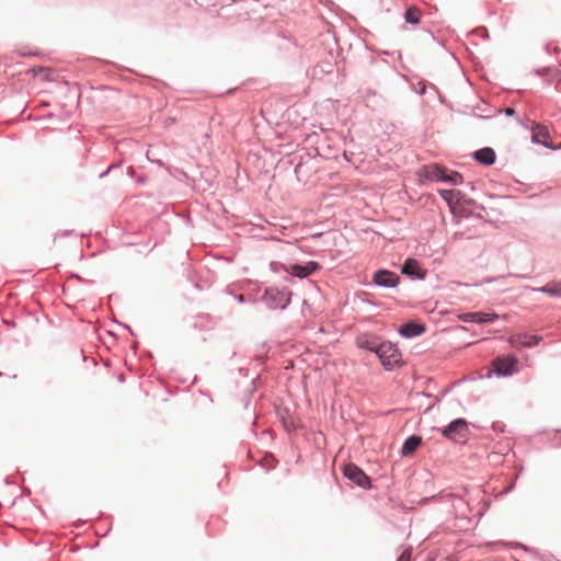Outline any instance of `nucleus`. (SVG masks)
I'll list each match as a JSON object with an SVG mask.
<instances>
[{"mask_svg":"<svg viewBox=\"0 0 561 561\" xmlns=\"http://www.w3.org/2000/svg\"><path fill=\"white\" fill-rule=\"evenodd\" d=\"M290 299L291 291L276 287L267 288L263 295V300L270 309H285Z\"/></svg>","mask_w":561,"mask_h":561,"instance_id":"1","label":"nucleus"},{"mask_svg":"<svg viewBox=\"0 0 561 561\" xmlns=\"http://www.w3.org/2000/svg\"><path fill=\"white\" fill-rule=\"evenodd\" d=\"M376 354L386 369H392L401 360V354L397 346L390 342L380 343Z\"/></svg>","mask_w":561,"mask_h":561,"instance_id":"2","label":"nucleus"},{"mask_svg":"<svg viewBox=\"0 0 561 561\" xmlns=\"http://www.w3.org/2000/svg\"><path fill=\"white\" fill-rule=\"evenodd\" d=\"M468 432L467 422L463 419H457L442 430V435L457 442L458 439L466 438Z\"/></svg>","mask_w":561,"mask_h":561,"instance_id":"3","label":"nucleus"},{"mask_svg":"<svg viewBox=\"0 0 561 561\" xmlns=\"http://www.w3.org/2000/svg\"><path fill=\"white\" fill-rule=\"evenodd\" d=\"M344 476L360 488L367 489L370 486V480L366 473L356 465L347 463L343 469Z\"/></svg>","mask_w":561,"mask_h":561,"instance_id":"4","label":"nucleus"},{"mask_svg":"<svg viewBox=\"0 0 561 561\" xmlns=\"http://www.w3.org/2000/svg\"><path fill=\"white\" fill-rule=\"evenodd\" d=\"M320 268V265L317 262L310 261L306 265L300 264H291L289 266H285L284 270L288 274L293 276H297L300 278L307 277L317 270Z\"/></svg>","mask_w":561,"mask_h":561,"instance_id":"5","label":"nucleus"},{"mask_svg":"<svg viewBox=\"0 0 561 561\" xmlns=\"http://www.w3.org/2000/svg\"><path fill=\"white\" fill-rule=\"evenodd\" d=\"M540 337L527 333H517L510 336L508 342L513 347H533L537 345Z\"/></svg>","mask_w":561,"mask_h":561,"instance_id":"6","label":"nucleus"},{"mask_svg":"<svg viewBox=\"0 0 561 561\" xmlns=\"http://www.w3.org/2000/svg\"><path fill=\"white\" fill-rule=\"evenodd\" d=\"M374 282L378 286L394 287L399 283V276L390 271L380 270L375 273Z\"/></svg>","mask_w":561,"mask_h":561,"instance_id":"7","label":"nucleus"},{"mask_svg":"<svg viewBox=\"0 0 561 561\" xmlns=\"http://www.w3.org/2000/svg\"><path fill=\"white\" fill-rule=\"evenodd\" d=\"M533 140L535 142L541 144L547 148L554 149L556 147L551 141H549V130L546 126L540 124H535L533 126Z\"/></svg>","mask_w":561,"mask_h":561,"instance_id":"8","label":"nucleus"},{"mask_svg":"<svg viewBox=\"0 0 561 561\" xmlns=\"http://www.w3.org/2000/svg\"><path fill=\"white\" fill-rule=\"evenodd\" d=\"M446 174L447 170L437 164H432L424 168V175L428 180L445 182Z\"/></svg>","mask_w":561,"mask_h":561,"instance_id":"9","label":"nucleus"},{"mask_svg":"<svg viewBox=\"0 0 561 561\" xmlns=\"http://www.w3.org/2000/svg\"><path fill=\"white\" fill-rule=\"evenodd\" d=\"M356 345L359 348H365L371 352H377V348L379 347L380 343L377 341V339L373 335L368 334H362L357 336L356 339Z\"/></svg>","mask_w":561,"mask_h":561,"instance_id":"10","label":"nucleus"},{"mask_svg":"<svg viewBox=\"0 0 561 561\" xmlns=\"http://www.w3.org/2000/svg\"><path fill=\"white\" fill-rule=\"evenodd\" d=\"M515 363L516 360L514 358L505 357L495 359L493 365L497 374L510 375L513 371Z\"/></svg>","mask_w":561,"mask_h":561,"instance_id":"11","label":"nucleus"},{"mask_svg":"<svg viewBox=\"0 0 561 561\" xmlns=\"http://www.w3.org/2000/svg\"><path fill=\"white\" fill-rule=\"evenodd\" d=\"M474 158L482 164L490 165L495 160V152L492 148H482L474 152Z\"/></svg>","mask_w":561,"mask_h":561,"instance_id":"12","label":"nucleus"},{"mask_svg":"<svg viewBox=\"0 0 561 561\" xmlns=\"http://www.w3.org/2000/svg\"><path fill=\"white\" fill-rule=\"evenodd\" d=\"M402 273L410 275V276H417V277L424 276L419 262L414 259H408L404 262V264L402 266Z\"/></svg>","mask_w":561,"mask_h":561,"instance_id":"13","label":"nucleus"},{"mask_svg":"<svg viewBox=\"0 0 561 561\" xmlns=\"http://www.w3.org/2000/svg\"><path fill=\"white\" fill-rule=\"evenodd\" d=\"M399 332L404 337H413L422 334L424 332V328L420 324L411 322L401 325Z\"/></svg>","mask_w":561,"mask_h":561,"instance_id":"14","label":"nucleus"},{"mask_svg":"<svg viewBox=\"0 0 561 561\" xmlns=\"http://www.w3.org/2000/svg\"><path fill=\"white\" fill-rule=\"evenodd\" d=\"M421 442H422L421 437L410 436L403 444L402 454L404 456L412 454L421 445Z\"/></svg>","mask_w":561,"mask_h":561,"instance_id":"15","label":"nucleus"},{"mask_svg":"<svg viewBox=\"0 0 561 561\" xmlns=\"http://www.w3.org/2000/svg\"><path fill=\"white\" fill-rule=\"evenodd\" d=\"M550 296L561 297V282L548 283L546 286L539 289Z\"/></svg>","mask_w":561,"mask_h":561,"instance_id":"16","label":"nucleus"},{"mask_svg":"<svg viewBox=\"0 0 561 561\" xmlns=\"http://www.w3.org/2000/svg\"><path fill=\"white\" fill-rule=\"evenodd\" d=\"M468 318H470L471 321H473V322L482 323V322H490V321H492L493 319L496 318V316L495 314H490V313L473 312V313L466 314L465 320H467Z\"/></svg>","mask_w":561,"mask_h":561,"instance_id":"17","label":"nucleus"},{"mask_svg":"<svg viewBox=\"0 0 561 561\" xmlns=\"http://www.w3.org/2000/svg\"><path fill=\"white\" fill-rule=\"evenodd\" d=\"M421 11L415 7H410L404 14V19L408 23L419 24Z\"/></svg>","mask_w":561,"mask_h":561,"instance_id":"18","label":"nucleus"},{"mask_svg":"<svg viewBox=\"0 0 561 561\" xmlns=\"http://www.w3.org/2000/svg\"><path fill=\"white\" fill-rule=\"evenodd\" d=\"M438 193L449 206H453L454 201L460 195L458 191L454 190H440Z\"/></svg>","mask_w":561,"mask_h":561,"instance_id":"19","label":"nucleus"},{"mask_svg":"<svg viewBox=\"0 0 561 561\" xmlns=\"http://www.w3.org/2000/svg\"><path fill=\"white\" fill-rule=\"evenodd\" d=\"M445 182H449L454 185L462 183V175L458 172H451L450 174H446Z\"/></svg>","mask_w":561,"mask_h":561,"instance_id":"20","label":"nucleus"},{"mask_svg":"<svg viewBox=\"0 0 561 561\" xmlns=\"http://www.w3.org/2000/svg\"><path fill=\"white\" fill-rule=\"evenodd\" d=\"M410 560H411V549L408 548L402 551V553L400 554V557L398 558L397 561H410Z\"/></svg>","mask_w":561,"mask_h":561,"instance_id":"21","label":"nucleus"},{"mask_svg":"<svg viewBox=\"0 0 561 561\" xmlns=\"http://www.w3.org/2000/svg\"><path fill=\"white\" fill-rule=\"evenodd\" d=\"M506 114L507 115H513L514 114V110L513 108H507L506 110Z\"/></svg>","mask_w":561,"mask_h":561,"instance_id":"22","label":"nucleus"}]
</instances>
